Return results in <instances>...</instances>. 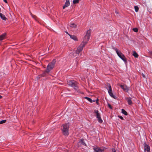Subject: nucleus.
<instances>
[{"instance_id": "1", "label": "nucleus", "mask_w": 152, "mask_h": 152, "mask_svg": "<svg viewBox=\"0 0 152 152\" xmlns=\"http://www.w3.org/2000/svg\"><path fill=\"white\" fill-rule=\"evenodd\" d=\"M91 30L90 29L87 31L86 34L84 36L83 40L81 43L85 45L87 43L91 36Z\"/></svg>"}, {"instance_id": "2", "label": "nucleus", "mask_w": 152, "mask_h": 152, "mask_svg": "<svg viewBox=\"0 0 152 152\" xmlns=\"http://www.w3.org/2000/svg\"><path fill=\"white\" fill-rule=\"evenodd\" d=\"M69 125L68 123L63 124L62 126L61 129L64 135L67 136L69 134Z\"/></svg>"}, {"instance_id": "3", "label": "nucleus", "mask_w": 152, "mask_h": 152, "mask_svg": "<svg viewBox=\"0 0 152 152\" xmlns=\"http://www.w3.org/2000/svg\"><path fill=\"white\" fill-rule=\"evenodd\" d=\"M67 84L69 86L73 87L77 91L78 89V83L74 80H70L67 81Z\"/></svg>"}, {"instance_id": "4", "label": "nucleus", "mask_w": 152, "mask_h": 152, "mask_svg": "<svg viewBox=\"0 0 152 152\" xmlns=\"http://www.w3.org/2000/svg\"><path fill=\"white\" fill-rule=\"evenodd\" d=\"M106 88L108 90V93L110 96L112 98L114 99H116V96L113 95V92H112V89L111 85L109 83H107L106 85Z\"/></svg>"}, {"instance_id": "5", "label": "nucleus", "mask_w": 152, "mask_h": 152, "mask_svg": "<svg viewBox=\"0 0 152 152\" xmlns=\"http://www.w3.org/2000/svg\"><path fill=\"white\" fill-rule=\"evenodd\" d=\"M56 62V60L55 59H53L51 62L49 63L47 67V71L49 72L50 71L54 68L55 64Z\"/></svg>"}, {"instance_id": "6", "label": "nucleus", "mask_w": 152, "mask_h": 152, "mask_svg": "<svg viewBox=\"0 0 152 152\" xmlns=\"http://www.w3.org/2000/svg\"><path fill=\"white\" fill-rule=\"evenodd\" d=\"M118 56L123 60L125 63L127 62L126 58L124 55L120 51H118L116 53Z\"/></svg>"}, {"instance_id": "7", "label": "nucleus", "mask_w": 152, "mask_h": 152, "mask_svg": "<svg viewBox=\"0 0 152 152\" xmlns=\"http://www.w3.org/2000/svg\"><path fill=\"white\" fill-rule=\"evenodd\" d=\"M85 45L84 44L81 43L79 46L77 48V50L75 51V53L78 54H79L82 51Z\"/></svg>"}, {"instance_id": "8", "label": "nucleus", "mask_w": 152, "mask_h": 152, "mask_svg": "<svg viewBox=\"0 0 152 152\" xmlns=\"http://www.w3.org/2000/svg\"><path fill=\"white\" fill-rule=\"evenodd\" d=\"M120 87L123 89L124 91H125L126 92H128L129 89L128 88L126 85H120Z\"/></svg>"}, {"instance_id": "9", "label": "nucleus", "mask_w": 152, "mask_h": 152, "mask_svg": "<svg viewBox=\"0 0 152 152\" xmlns=\"http://www.w3.org/2000/svg\"><path fill=\"white\" fill-rule=\"evenodd\" d=\"M150 146L145 143L144 151L145 152H150Z\"/></svg>"}, {"instance_id": "10", "label": "nucleus", "mask_w": 152, "mask_h": 152, "mask_svg": "<svg viewBox=\"0 0 152 152\" xmlns=\"http://www.w3.org/2000/svg\"><path fill=\"white\" fill-rule=\"evenodd\" d=\"M6 34L4 33L0 36V45L1 44V41L5 38Z\"/></svg>"}, {"instance_id": "11", "label": "nucleus", "mask_w": 152, "mask_h": 152, "mask_svg": "<svg viewBox=\"0 0 152 152\" xmlns=\"http://www.w3.org/2000/svg\"><path fill=\"white\" fill-rule=\"evenodd\" d=\"M125 99L127 101L129 105H131L133 103L132 102L131 98L130 97H126Z\"/></svg>"}, {"instance_id": "12", "label": "nucleus", "mask_w": 152, "mask_h": 152, "mask_svg": "<svg viewBox=\"0 0 152 152\" xmlns=\"http://www.w3.org/2000/svg\"><path fill=\"white\" fill-rule=\"evenodd\" d=\"M49 72H48L47 71V69H46L43 72L42 74H41V76L43 77H46L48 76Z\"/></svg>"}, {"instance_id": "13", "label": "nucleus", "mask_w": 152, "mask_h": 152, "mask_svg": "<svg viewBox=\"0 0 152 152\" xmlns=\"http://www.w3.org/2000/svg\"><path fill=\"white\" fill-rule=\"evenodd\" d=\"M96 115V118H97V120H98V122L100 123H102V122L103 121L101 119L100 115Z\"/></svg>"}, {"instance_id": "14", "label": "nucleus", "mask_w": 152, "mask_h": 152, "mask_svg": "<svg viewBox=\"0 0 152 152\" xmlns=\"http://www.w3.org/2000/svg\"><path fill=\"white\" fill-rule=\"evenodd\" d=\"M70 5L69 1H66L65 3V4L63 6V9H65L66 7H68Z\"/></svg>"}, {"instance_id": "15", "label": "nucleus", "mask_w": 152, "mask_h": 152, "mask_svg": "<svg viewBox=\"0 0 152 152\" xmlns=\"http://www.w3.org/2000/svg\"><path fill=\"white\" fill-rule=\"evenodd\" d=\"M0 17L3 20L6 21L7 20V18L5 17V16L1 13H0Z\"/></svg>"}, {"instance_id": "16", "label": "nucleus", "mask_w": 152, "mask_h": 152, "mask_svg": "<svg viewBox=\"0 0 152 152\" xmlns=\"http://www.w3.org/2000/svg\"><path fill=\"white\" fill-rule=\"evenodd\" d=\"M95 152H102L104 151L103 149H100L99 147H97L94 148Z\"/></svg>"}, {"instance_id": "17", "label": "nucleus", "mask_w": 152, "mask_h": 152, "mask_svg": "<svg viewBox=\"0 0 152 152\" xmlns=\"http://www.w3.org/2000/svg\"><path fill=\"white\" fill-rule=\"evenodd\" d=\"M79 144L80 145H82L84 146H86V144L85 143L84 139H82L79 142Z\"/></svg>"}, {"instance_id": "18", "label": "nucleus", "mask_w": 152, "mask_h": 152, "mask_svg": "<svg viewBox=\"0 0 152 152\" xmlns=\"http://www.w3.org/2000/svg\"><path fill=\"white\" fill-rule=\"evenodd\" d=\"M69 36L70 37V38L73 39L74 40L77 41L78 40L77 38L76 37V36L75 35H69Z\"/></svg>"}, {"instance_id": "19", "label": "nucleus", "mask_w": 152, "mask_h": 152, "mask_svg": "<svg viewBox=\"0 0 152 152\" xmlns=\"http://www.w3.org/2000/svg\"><path fill=\"white\" fill-rule=\"evenodd\" d=\"M84 98L87 99L88 101H89V102H90L91 103H92L93 102H95V100H92L90 98H89L87 97H84Z\"/></svg>"}, {"instance_id": "20", "label": "nucleus", "mask_w": 152, "mask_h": 152, "mask_svg": "<svg viewBox=\"0 0 152 152\" xmlns=\"http://www.w3.org/2000/svg\"><path fill=\"white\" fill-rule=\"evenodd\" d=\"M77 25L75 24L74 23H71L70 24V26L71 27L75 28L77 27Z\"/></svg>"}, {"instance_id": "21", "label": "nucleus", "mask_w": 152, "mask_h": 152, "mask_svg": "<svg viewBox=\"0 0 152 152\" xmlns=\"http://www.w3.org/2000/svg\"><path fill=\"white\" fill-rule=\"evenodd\" d=\"M133 56L135 57V58H137L138 56V54L135 52V51H133Z\"/></svg>"}, {"instance_id": "22", "label": "nucleus", "mask_w": 152, "mask_h": 152, "mask_svg": "<svg viewBox=\"0 0 152 152\" xmlns=\"http://www.w3.org/2000/svg\"><path fill=\"white\" fill-rule=\"evenodd\" d=\"M121 113L123 114H127V113L126 111L124 109H121Z\"/></svg>"}, {"instance_id": "23", "label": "nucleus", "mask_w": 152, "mask_h": 152, "mask_svg": "<svg viewBox=\"0 0 152 152\" xmlns=\"http://www.w3.org/2000/svg\"><path fill=\"white\" fill-rule=\"evenodd\" d=\"M112 48L114 50H115L116 52V53L117 52H118V51H119L116 48H115L113 46H112Z\"/></svg>"}, {"instance_id": "24", "label": "nucleus", "mask_w": 152, "mask_h": 152, "mask_svg": "<svg viewBox=\"0 0 152 152\" xmlns=\"http://www.w3.org/2000/svg\"><path fill=\"white\" fill-rule=\"evenodd\" d=\"M135 10L136 12H137L139 10V8L137 6H134Z\"/></svg>"}, {"instance_id": "25", "label": "nucleus", "mask_w": 152, "mask_h": 152, "mask_svg": "<svg viewBox=\"0 0 152 152\" xmlns=\"http://www.w3.org/2000/svg\"><path fill=\"white\" fill-rule=\"evenodd\" d=\"M79 2V0H73V3L74 4L77 3Z\"/></svg>"}, {"instance_id": "26", "label": "nucleus", "mask_w": 152, "mask_h": 152, "mask_svg": "<svg viewBox=\"0 0 152 152\" xmlns=\"http://www.w3.org/2000/svg\"><path fill=\"white\" fill-rule=\"evenodd\" d=\"M6 121V120H4L0 121V124L5 123Z\"/></svg>"}, {"instance_id": "27", "label": "nucleus", "mask_w": 152, "mask_h": 152, "mask_svg": "<svg viewBox=\"0 0 152 152\" xmlns=\"http://www.w3.org/2000/svg\"><path fill=\"white\" fill-rule=\"evenodd\" d=\"M133 30L135 32H137L138 31V29L137 28H135L133 29Z\"/></svg>"}, {"instance_id": "28", "label": "nucleus", "mask_w": 152, "mask_h": 152, "mask_svg": "<svg viewBox=\"0 0 152 152\" xmlns=\"http://www.w3.org/2000/svg\"><path fill=\"white\" fill-rule=\"evenodd\" d=\"M42 77V76H41V75H38L37 77V79L38 80H39L41 77Z\"/></svg>"}, {"instance_id": "29", "label": "nucleus", "mask_w": 152, "mask_h": 152, "mask_svg": "<svg viewBox=\"0 0 152 152\" xmlns=\"http://www.w3.org/2000/svg\"><path fill=\"white\" fill-rule=\"evenodd\" d=\"M108 107L110 109H112V106H111V105L110 104H108Z\"/></svg>"}, {"instance_id": "30", "label": "nucleus", "mask_w": 152, "mask_h": 152, "mask_svg": "<svg viewBox=\"0 0 152 152\" xmlns=\"http://www.w3.org/2000/svg\"><path fill=\"white\" fill-rule=\"evenodd\" d=\"M94 112L96 113V114H99V111L97 110H94Z\"/></svg>"}, {"instance_id": "31", "label": "nucleus", "mask_w": 152, "mask_h": 152, "mask_svg": "<svg viewBox=\"0 0 152 152\" xmlns=\"http://www.w3.org/2000/svg\"><path fill=\"white\" fill-rule=\"evenodd\" d=\"M118 117L122 120H123L124 119L123 117L121 116L118 115Z\"/></svg>"}, {"instance_id": "32", "label": "nucleus", "mask_w": 152, "mask_h": 152, "mask_svg": "<svg viewBox=\"0 0 152 152\" xmlns=\"http://www.w3.org/2000/svg\"><path fill=\"white\" fill-rule=\"evenodd\" d=\"M142 75L143 77L145 78V76L142 73Z\"/></svg>"}, {"instance_id": "33", "label": "nucleus", "mask_w": 152, "mask_h": 152, "mask_svg": "<svg viewBox=\"0 0 152 152\" xmlns=\"http://www.w3.org/2000/svg\"><path fill=\"white\" fill-rule=\"evenodd\" d=\"M6 3H7V0H3Z\"/></svg>"}, {"instance_id": "34", "label": "nucleus", "mask_w": 152, "mask_h": 152, "mask_svg": "<svg viewBox=\"0 0 152 152\" xmlns=\"http://www.w3.org/2000/svg\"><path fill=\"white\" fill-rule=\"evenodd\" d=\"M150 55L152 56V51L150 52Z\"/></svg>"}, {"instance_id": "35", "label": "nucleus", "mask_w": 152, "mask_h": 152, "mask_svg": "<svg viewBox=\"0 0 152 152\" xmlns=\"http://www.w3.org/2000/svg\"><path fill=\"white\" fill-rule=\"evenodd\" d=\"M98 99H97L96 100V103L98 104Z\"/></svg>"}, {"instance_id": "36", "label": "nucleus", "mask_w": 152, "mask_h": 152, "mask_svg": "<svg viewBox=\"0 0 152 152\" xmlns=\"http://www.w3.org/2000/svg\"><path fill=\"white\" fill-rule=\"evenodd\" d=\"M65 32H66V34H67L68 35H70L67 31H65Z\"/></svg>"}, {"instance_id": "37", "label": "nucleus", "mask_w": 152, "mask_h": 152, "mask_svg": "<svg viewBox=\"0 0 152 152\" xmlns=\"http://www.w3.org/2000/svg\"><path fill=\"white\" fill-rule=\"evenodd\" d=\"M2 96L1 95H0V99L2 98Z\"/></svg>"}, {"instance_id": "38", "label": "nucleus", "mask_w": 152, "mask_h": 152, "mask_svg": "<svg viewBox=\"0 0 152 152\" xmlns=\"http://www.w3.org/2000/svg\"><path fill=\"white\" fill-rule=\"evenodd\" d=\"M32 16L34 18L35 16V15H33V16L32 15Z\"/></svg>"}, {"instance_id": "39", "label": "nucleus", "mask_w": 152, "mask_h": 152, "mask_svg": "<svg viewBox=\"0 0 152 152\" xmlns=\"http://www.w3.org/2000/svg\"><path fill=\"white\" fill-rule=\"evenodd\" d=\"M66 1H69V0H66Z\"/></svg>"}, {"instance_id": "40", "label": "nucleus", "mask_w": 152, "mask_h": 152, "mask_svg": "<svg viewBox=\"0 0 152 152\" xmlns=\"http://www.w3.org/2000/svg\"><path fill=\"white\" fill-rule=\"evenodd\" d=\"M115 152V151H114V152Z\"/></svg>"}]
</instances>
